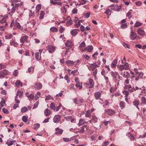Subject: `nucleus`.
I'll use <instances>...</instances> for the list:
<instances>
[{"instance_id": "3c124183", "label": "nucleus", "mask_w": 146, "mask_h": 146, "mask_svg": "<svg viewBox=\"0 0 146 146\" xmlns=\"http://www.w3.org/2000/svg\"><path fill=\"white\" fill-rule=\"evenodd\" d=\"M34 67L33 66H31V67L29 68L28 71L29 73H30L33 71Z\"/></svg>"}, {"instance_id": "338daca9", "label": "nucleus", "mask_w": 146, "mask_h": 146, "mask_svg": "<svg viewBox=\"0 0 146 146\" xmlns=\"http://www.w3.org/2000/svg\"><path fill=\"white\" fill-rule=\"evenodd\" d=\"M72 116H68L66 117H64V118L66 119L67 121H70L72 118Z\"/></svg>"}, {"instance_id": "6ab92c4d", "label": "nucleus", "mask_w": 146, "mask_h": 146, "mask_svg": "<svg viewBox=\"0 0 146 146\" xmlns=\"http://www.w3.org/2000/svg\"><path fill=\"white\" fill-rule=\"evenodd\" d=\"M87 129V128L86 125H84L81 127V129L78 131V132L80 133H83Z\"/></svg>"}, {"instance_id": "774afa93", "label": "nucleus", "mask_w": 146, "mask_h": 146, "mask_svg": "<svg viewBox=\"0 0 146 146\" xmlns=\"http://www.w3.org/2000/svg\"><path fill=\"white\" fill-rule=\"evenodd\" d=\"M104 79L106 81V83L107 84L109 82V79L108 77L106 76L105 75L104 76Z\"/></svg>"}, {"instance_id": "bf43d9fd", "label": "nucleus", "mask_w": 146, "mask_h": 146, "mask_svg": "<svg viewBox=\"0 0 146 146\" xmlns=\"http://www.w3.org/2000/svg\"><path fill=\"white\" fill-rule=\"evenodd\" d=\"M62 106L61 104L60 103H59V105L58 106H57L56 108V111H58L59 109L60 108L61 106Z\"/></svg>"}, {"instance_id": "864d4df0", "label": "nucleus", "mask_w": 146, "mask_h": 146, "mask_svg": "<svg viewBox=\"0 0 146 146\" xmlns=\"http://www.w3.org/2000/svg\"><path fill=\"white\" fill-rule=\"evenodd\" d=\"M91 13L90 12H88L85 14L84 15V17L85 18H88L89 17Z\"/></svg>"}, {"instance_id": "c03bdc74", "label": "nucleus", "mask_w": 146, "mask_h": 146, "mask_svg": "<svg viewBox=\"0 0 146 146\" xmlns=\"http://www.w3.org/2000/svg\"><path fill=\"white\" fill-rule=\"evenodd\" d=\"M39 52L36 53L35 54V58L37 60H40V57L39 56Z\"/></svg>"}, {"instance_id": "9d476101", "label": "nucleus", "mask_w": 146, "mask_h": 146, "mask_svg": "<svg viewBox=\"0 0 146 146\" xmlns=\"http://www.w3.org/2000/svg\"><path fill=\"white\" fill-rule=\"evenodd\" d=\"M11 6H13V7L11 10V11L9 8H8V11H11V13L9 12V14L11 16H12L13 14L15 12V10H16V7H15L14 6V5L13 3H12L11 4Z\"/></svg>"}, {"instance_id": "37998d69", "label": "nucleus", "mask_w": 146, "mask_h": 146, "mask_svg": "<svg viewBox=\"0 0 146 146\" xmlns=\"http://www.w3.org/2000/svg\"><path fill=\"white\" fill-rule=\"evenodd\" d=\"M52 32H56L58 31V29L55 27H51L50 29Z\"/></svg>"}, {"instance_id": "72a5a7b5", "label": "nucleus", "mask_w": 146, "mask_h": 146, "mask_svg": "<svg viewBox=\"0 0 146 146\" xmlns=\"http://www.w3.org/2000/svg\"><path fill=\"white\" fill-rule=\"evenodd\" d=\"M44 11H42L40 12L39 17V19H43L44 17Z\"/></svg>"}, {"instance_id": "6e6d98bb", "label": "nucleus", "mask_w": 146, "mask_h": 146, "mask_svg": "<svg viewBox=\"0 0 146 146\" xmlns=\"http://www.w3.org/2000/svg\"><path fill=\"white\" fill-rule=\"evenodd\" d=\"M28 98L29 100L33 99L34 98V95L33 94H30L28 96Z\"/></svg>"}, {"instance_id": "39448f33", "label": "nucleus", "mask_w": 146, "mask_h": 146, "mask_svg": "<svg viewBox=\"0 0 146 146\" xmlns=\"http://www.w3.org/2000/svg\"><path fill=\"white\" fill-rule=\"evenodd\" d=\"M105 112L106 114L110 116H111L115 114V113L114 110L111 109H108L105 110Z\"/></svg>"}, {"instance_id": "7ed1b4c3", "label": "nucleus", "mask_w": 146, "mask_h": 146, "mask_svg": "<svg viewBox=\"0 0 146 146\" xmlns=\"http://www.w3.org/2000/svg\"><path fill=\"white\" fill-rule=\"evenodd\" d=\"M93 49V47L92 45H89L85 47L84 49H81V51L82 52H84L87 51L89 52H91Z\"/></svg>"}, {"instance_id": "2eb2a0df", "label": "nucleus", "mask_w": 146, "mask_h": 146, "mask_svg": "<svg viewBox=\"0 0 146 146\" xmlns=\"http://www.w3.org/2000/svg\"><path fill=\"white\" fill-rule=\"evenodd\" d=\"M101 95L100 93L98 92H97L94 94V95L95 97V98L97 100L100 99L102 101H103L102 99L101 98H100Z\"/></svg>"}, {"instance_id": "5fc2aeb1", "label": "nucleus", "mask_w": 146, "mask_h": 146, "mask_svg": "<svg viewBox=\"0 0 146 146\" xmlns=\"http://www.w3.org/2000/svg\"><path fill=\"white\" fill-rule=\"evenodd\" d=\"M121 75H122L123 77L124 78H128V76H127L126 74L125 71H124L123 72H121Z\"/></svg>"}, {"instance_id": "603ef678", "label": "nucleus", "mask_w": 146, "mask_h": 146, "mask_svg": "<svg viewBox=\"0 0 146 146\" xmlns=\"http://www.w3.org/2000/svg\"><path fill=\"white\" fill-rule=\"evenodd\" d=\"M92 66H94V67L96 68V67H99L100 66L98 65V64L93 63L90 64V68H91L92 67Z\"/></svg>"}, {"instance_id": "b1692460", "label": "nucleus", "mask_w": 146, "mask_h": 146, "mask_svg": "<svg viewBox=\"0 0 146 146\" xmlns=\"http://www.w3.org/2000/svg\"><path fill=\"white\" fill-rule=\"evenodd\" d=\"M65 63L68 66H73L74 64V62L70 60L66 61Z\"/></svg>"}, {"instance_id": "c9c22d12", "label": "nucleus", "mask_w": 146, "mask_h": 146, "mask_svg": "<svg viewBox=\"0 0 146 146\" xmlns=\"http://www.w3.org/2000/svg\"><path fill=\"white\" fill-rule=\"evenodd\" d=\"M141 103L144 104H146V99L144 97H142L141 99Z\"/></svg>"}, {"instance_id": "e433bc0d", "label": "nucleus", "mask_w": 146, "mask_h": 146, "mask_svg": "<svg viewBox=\"0 0 146 146\" xmlns=\"http://www.w3.org/2000/svg\"><path fill=\"white\" fill-rule=\"evenodd\" d=\"M92 120H93V122L96 123L98 121V118L94 116H92Z\"/></svg>"}, {"instance_id": "f8f14e48", "label": "nucleus", "mask_w": 146, "mask_h": 146, "mask_svg": "<svg viewBox=\"0 0 146 146\" xmlns=\"http://www.w3.org/2000/svg\"><path fill=\"white\" fill-rule=\"evenodd\" d=\"M111 76L113 77L115 80H117L118 77L119 78V75L117 72H114L112 71L111 72Z\"/></svg>"}, {"instance_id": "2f4dec72", "label": "nucleus", "mask_w": 146, "mask_h": 146, "mask_svg": "<svg viewBox=\"0 0 146 146\" xmlns=\"http://www.w3.org/2000/svg\"><path fill=\"white\" fill-rule=\"evenodd\" d=\"M89 110H88L85 114V117H90L91 116V113Z\"/></svg>"}, {"instance_id": "0eeeda50", "label": "nucleus", "mask_w": 146, "mask_h": 146, "mask_svg": "<svg viewBox=\"0 0 146 146\" xmlns=\"http://www.w3.org/2000/svg\"><path fill=\"white\" fill-rule=\"evenodd\" d=\"M23 94V92L20 91H17V93L16 96L15 98V101L16 102L18 103H19L20 101L19 100L17 99V98H18V96H19V98H20L21 96H22Z\"/></svg>"}, {"instance_id": "0e129e2a", "label": "nucleus", "mask_w": 146, "mask_h": 146, "mask_svg": "<svg viewBox=\"0 0 146 146\" xmlns=\"http://www.w3.org/2000/svg\"><path fill=\"white\" fill-rule=\"evenodd\" d=\"M2 71L5 76L7 75L8 74V71L6 70H3Z\"/></svg>"}, {"instance_id": "a878e982", "label": "nucleus", "mask_w": 146, "mask_h": 146, "mask_svg": "<svg viewBox=\"0 0 146 146\" xmlns=\"http://www.w3.org/2000/svg\"><path fill=\"white\" fill-rule=\"evenodd\" d=\"M50 110L48 109H46L44 111V115L46 116H48L50 115Z\"/></svg>"}, {"instance_id": "79ce46f5", "label": "nucleus", "mask_w": 146, "mask_h": 146, "mask_svg": "<svg viewBox=\"0 0 146 146\" xmlns=\"http://www.w3.org/2000/svg\"><path fill=\"white\" fill-rule=\"evenodd\" d=\"M142 25V23L139 22L138 21H137L136 23L134 25V27H138L141 26Z\"/></svg>"}, {"instance_id": "4468645a", "label": "nucleus", "mask_w": 146, "mask_h": 146, "mask_svg": "<svg viewBox=\"0 0 146 146\" xmlns=\"http://www.w3.org/2000/svg\"><path fill=\"white\" fill-rule=\"evenodd\" d=\"M28 37V36L26 35L21 37L20 39V42L22 43H24L25 42H27V39Z\"/></svg>"}, {"instance_id": "13d9d810", "label": "nucleus", "mask_w": 146, "mask_h": 146, "mask_svg": "<svg viewBox=\"0 0 146 146\" xmlns=\"http://www.w3.org/2000/svg\"><path fill=\"white\" fill-rule=\"evenodd\" d=\"M127 23H125L122 24L121 26V27L122 29H125L127 28Z\"/></svg>"}, {"instance_id": "1a4fd4ad", "label": "nucleus", "mask_w": 146, "mask_h": 146, "mask_svg": "<svg viewBox=\"0 0 146 146\" xmlns=\"http://www.w3.org/2000/svg\"><path fill=\"white\" fill-rule=\"evenodd\" d=\"M137 34L132 30L130 34V38L131 40H134L137 37Z\"/></svg>"}, {"instance_id": "dca6fc26", "label": "nucleus", "mask_w": 146, "mask_h": 146, "mask_svg": "<svg viewBox=\"0 0 146 146\" xmlns=\"http://www.w3.org/2000/svg\"><path fill=\"white\" fill-rule=\"evenodd\" d=\"M47 49L49 52L51 53L55 51V48L54 46L50 45L48 46Z\"/></svg>"}, {"instance_id": "c756f323", "label": "nucleus", "mask_w": 146, "mask_h": 146, "mask_svg": "<svg viewBox=\"0 0 146 146\" xmlns=\"http://www.w3.org/2000/svg\"><path fill=\"white\" fill-rule=\"evenodd\" d=\"M15 84L17 87H19L20 86H22L23 83L20 80H17L15 83Z\"/></svg>"}, {"instance_id": "e2e57ef3", "label": "nucleus", "mask_w": 146, "mask_h": 146, "mask_svg": "<svg viewBox=\"0 0 146 146\" xmlns=\"http://www.w3.org/2000/svg\"><path fill=\"white\" fill-rule=\"evenodd\" d=\"M6 29L5 27V25L1 26H0V31H3Z\"/></svg>"}, {"instance_id": "4be33fe9", "label": "nucleus", "mask_w": 146, "mask_h": 146, "mask_svg": "<svg viewBox=\"0 0 146 146\" xmlns=\"http://www.w3.org/2000/svg\"><path fill=\"white\" fill-rule=\"evenodd\" d=\"M133 105L139 110L138 106L140 104L139 101L138 100H135L133 102Z\"/></svg>"}, {"instance_id": "473e14b6", "label": "nucleus", "mask_w": 146, "mask_h": 146, "mask_svg": "<svg viewBox=\"0 0 146 146\" xmlns=\"http://www.w3.org/2000/svg\"><path fill=\"white\" fill-rule=\"evenodd\" d=\"M86 46V44L84 41L82 42L79 45V48L81 50V49H83L82 47H84Z\"/></svg>"}, {"instance_id": "20e7f679", "label": "nucleus", "mask_w": 146, "mask_h": 146, "mask_svg": "<svg viewBox=\"0 0 146 146\" xmlns=\"http://www.w3.org/2000/svg\"><path fill=\"white\" fill-rule=\"evenodd\" d=\"M110 7L111 9L114 11H119L121 8L120 6H118L117 5L113 4L110 6Z\"/></svg>"}, {"instance_id": "69168bd1", "label": "nucleus", "mask_w": 146, "mask_h": 146, "mask_svg": "<svg viewBox=\"0 0 146 146\" xmlns=\"http://www.w3.org/2000/svg\"><path fill=\"white\" fill-rule=\"evenodd\" d=\"M127 16L128 17V19H130L132 17L131 15V13L129 11L127 13Z\"/></svg>"}, {"instance_id": "7c9ffc66", "label": "nucleus", "mask_w": 146, "mask_h": 146, "mask_svg": "<svg viewBox=\"0 0 146 146\" xmlns=\"http://www.w3.org/2000/svg\"><path fill=\"white\" fill-rule=\"evenodd\" d=\"M7 17H3L0 20V23L1 24H3L6 23L7 20Z\"/></svg>"}, {"instance_id": "a19ab883", "label": "nucleus", "mask_w": 146, "mask_h": 146, "mask_svg": "<svg viewBox=\"0 0 146 146\" xmlns=\"http://www.w3.org/2000/svg\"><path fill=\"white\" fill-rule=\"evenodd\" d=\"M111 11L110 10V9H106V11L104 12V13L107 15L108 16V17H109L111 15Z\"/></svg>"}, {"instance_id": "ea45409f", "label": "nucleus", "mask_w": 146, "mask_h": 146, "mask_svg": "<svg viewBox=\"0 0 146 146\" xmlns=\"http://www.w3.org/2000/svg\"><path fill=\"white\" fill-rule=\"evenodd\" d=\"M28 110V109L26 107H22L21 110L22 113H25Z\"/></svg>"}, {"instance_id": "393cba45", "label": "nucleus", "mask_w": 146, "mask_h": 146, "mask_svg": "<svg viewBox=\"0 0 146 146\" xmlns=\"http://www.w3.org/2000/svg\"><path fill=\"white\" fill-rule=\"evenodd\" d=\"M65 46H66L71 47L73 46L72 43L70 40L67 41L65 44Z\"/></svg>"}, {"instance_id": "09e8293b", "label": "nucleus", "mask_w": 146, "mask_h": 146, "mask_svg": "<svg viewBox=\"0 0 146 146\" xmlns=\"http://www.w3.org/2000/svg\"><path fill=\"white\" fill-rule=\"evenodd\" d=\"M14 142H15V141H11L9 142H7L6 144H7L8 146H10L12 145Z\"/></svg>"}, {"instance_id": "052dcab7", "label": "nucleus", "mask_w": 146, "mask_h": 146, "mask_svg": "<svg viewBox=\"0 0 146 146\" xmlns=\"http://www.w3.org/2000/svg\"><path fill=\"white\" fill-rule=\"evenodd\" d=\"M116 90V89L115 88L111 87L110 90V91L111 93H113Z\"/></svg>"}, {"instance_id": "cd10ccee", "label": "nucleus", "mask_w": 146, "mask_h": 146, "mask_svg": "<svg viewBox=\"0 0 146 146\" xmlns=\"http://www.w3.org/2000/svg\"><path fill=\"white\" fill-rule=\"evenodd\" d=\"M119 105L121 109H123L125 107V104L124 102L123 101H121L119 104Z\"/></svg>"}, {"instance_id": "f3484780", "label": "nucleus", "mask_w": 146, "mask_h": 146, "mask_svg": "<svg viewBox=\"0 0 146 146\" xmlns=\"http://www.w3.org/2000/svg\"><path fill=\"white\" fill-rule=\"evenodd\" d=\"M138 34L140 36H143L144 35L145 32L141 28H139L137 31Z\"/></svg>"}, {"instance_id": "aec40b11", "label": "nucleus", "mask_w": 146, "mask_h": 146, "mask_svg": "<svg viewBox=\"0 0 146 146\" xmlns=\"http://www.w3.org/2000/svg\"><path fill=\"white\" fill-rule=\"evenodd\" d=\"M138 74V76L137 77H136L135 79V80L136 81H138L139 79H142L144 75V74L142 72H139Z\"/></svg>"}, {"instance_id": "58836bf2", "label": "nucleus", "mask_w": 146, "mask_h": 146, "mask_svg": "<svg viewBox=\"0 0 146 146\" xmlns=\"http://www.w3.org/2000/svg\"><path fill=\"white\" fill-rule=\"evenodd\" d=\"M50 108L51 109L55 111L56 110L55 106L54 103H51L50 106Z\"/></svg>"}, {"instance_id": "4c0bfd02", "label": "nucleus", "mask_w": 146, "mask_h": 146, "mask_svg": "<svg viewBox=\"0 0 146 146\" xmlns=\"http://www.w3.org/2000/svg\"><path fill=\"white\" fill-rule=\"evenodd\" d=\"M28 117L25 115H24L22 117V120L23 121L26 123L28 120Z\"/></svg>"}, {"instance_id": "bb28decb", "label": "nucleus", "mask_w": 146, "mask_h": 146, "mask_svg": "<svg viewBox=\"0 0 146 146\" xmlns=\"http://www.w3.org/2000/svg\"><path fill=\"white\" fill-rule=\"evenodd\" d=\"M10 44L11 46H13L15 47L18 44L15 40L12 39L10 41Z\"/></svg>"}, {"instance_id": "f704fd0d", "label": "nucleus", "mask_w": 146, "mask_h": 146, "mask_svg": "<svg viewBox=\"0 0 146 146\" xmlns=\"http://www.w3.org/2000/svg\"><path fill=\"white\" fill-rule=\"evenodd\" d=\"M13 36L11 34H8L5 35V38L6 39H9Z\"/></svg>"}, {"instance_id": "49530a36", "label": "nucleus", "mask_w": 146, "mask_h": 146, "mask_svg": "<svg viewBox=\"0 0 146 146\" xmlns=\"http://www.w3.org/2000/svg\"><path fill=\"white\" fill-rule=\"evenodd\" d=\"M63 139L64 141L66 142H69L72 140L71 139V138H63Z\"/></svg>"}, {"instance_id": "412c9836", "label": "nucleus", "mask_w": 146, "mask_h": 146, "mask_svg": "<svg viewBox=\"0 0 146 146\" xmlns=\"http://www.w3.org/2000/svg\"><path fill=\"white\" fill-rule=\"evenodd\" d=\"M87 123V122L85 121V120L82 118H81L79 120L78 125L79 126H80L83 125Z\"/></svg>"}, {"instance_id": "c85d7f7f", "label": "nucleus", "mask_w": 146, "mask_h": 146, "mask_svg": "<svg viewBox=\"0 0 146 146\" xmlns=\"http://www.w3.org/2000/svg\"><path fill=\"white\" fill-rule=\"evenodd\" d=\"M117 63V60L115 59L113 60V62L111 64V66L112 68H114L116 66Z\"/></svg>"}, {"instance_id": "5701e85b", "label": "nucleus", "mask_w": 146, "mask_h": 146, "mask_svg": "<svg viewBox=\"0 0 146 146\" xmlns=\"http://www.w3.org/2000/svg\"><path fill=\"white\" fill-rule=\"evenodd\" d=\"M79 31V29H74L71 31V34L73 36H76L78 34L77 31Z\"/></svg>"}, {"instance_id": "de8ad7c7", "label": "nucleus", "mask_w": 146, "mask_h": 146, "mask_svg": "<svg viewBox=\"0 0 146 146\" xmlns=\"http://www.w3.org/2000/svg\"><path fill=\"white\" fill-rule=\"evenodd\" d=\"M79 0V2H80V3L79 4H77V5L80 6L81 5H84L86 3V1L85 0H81L83 2H82L81 1Z\"/></svg>"}, {"instance_id": "9b49d317", "label": "nucleus", "mask_w": 146, "mask_h": 146, "mask_svg": "<svg viewBox=\"0 0 146 146\" xmlns=\"http://www.w3.org/2000/svg\"><path fill=\"white\" fill-rule=\"evenodd\" d=\"M85 84L88 85V86L89 88H92L94 85V82L92 79H90L89 80V83Z\"/></svg>"}, {"instance_id": "8fccbe9b", "label": "nucleus", "mask_w": 146, "mask_h": 146, "mask_svg": "<svg viewBox=\"0 0 146 146\" xmlns=\"http://www.w3.org/2000/svg\"><path fill=\"white\" fill-rule=\"evenodd\" d=\"M123 94L125 95V97H128L129 95V92L127 90H123Z\"/></svg>"}, {"instance_id": "a18cd8bd", "label": "nucleus", "mask_w": 146, "mask_h": 146, "mask_svg": "<svg viewBox=\"0 0 146 146\" xmlns=\"http://www.w3.org/2000/svg\"><path fill=\"white\" fill-rule=\"evenodd\" d=\"M41 6L39 5H37L36 7V13H38L39 10L41 9Z\"/></svg>"}, {"instance_id": "f257e3e1", "label": "nucleus", "mask_w": 146, "mask_h": 146, "mask_svg": "<svg viewBox=\"0 0 146 146\" xmlns=\"http://www.w3.org/2000/svg\"><path fill=\"white\" fill-rule=\"evenodd\" d=\"M18 19H17L15 20H13L11 22L10 27L11 28L13 27V29H21V26L19 23H18Z\"/></svg>"}, {"instance_id": "680f3d73", "label": "nucleus", "mask_w": 146, "mask_h": 146, "mask_svg": "<svg viewBox=\"0 0 146 146\" xmlns=\"http://www.w3.org/2000/svg\"><path fill=\"white\" fill-rule=\"evenodd\" d=\"M83 57L85 59H86L87 60H89L90 58V57L87 54H85V55H83Z\"/></svg>"}, {"instance_id": "6e6552de", "label": "nucleus", "mask_w": 146, "mask_h": 146, "mask_svg": "<svg viewBox=\"0 0 146 146\" xmlns=\"http://www.w3.org/2000/svg\"><path fill=\"white\" fill-rule=\"evenodd\" d=\"M61 116L59 115H55L53 119V121L55 123H58L59 122L61 118Z\"/></svg>"}, {"instance_id": "423d86ee", "label": "nucleus", "mask_w": 146, "mask_h": 146, "mask_svg": "<svg viewBox=\"0 0 146 146\" xmlns=\"http://www.w3.org/2000/svg\"><path fill=\"white\" fill-rule=\"evenodd\" d=\"M75 80L76 83V86L78 87L80 89H81L82 88V83L80 82L79 79L78 78H76Z\"/></svg>"}, {"instance_id": "4d7b16f0", "label": "nucleus", "mask_w": 146, "mask_h": 146, "mask_svg": "<svg viewBox=\"0 0 146 146\" xmlns=\"http://www.w3.org/2000/svg\"><path fill=\"white\" fill-rule=\"evenodd\" d=\"M72 21L71 18L67 21V24L68 25H70L72 24Z\"/></svg>"}, {"instance_id": "f03ea898", "label": "nucleus", "mask_w": 146, "mask_h": 146, "mask_svg": "<svg viewBox=\"0 0 146 146\" xmlns=\"http://www.w3.org/2000/svg\"><path fill=\"white\" fill-rule=\"evenodd\" d=\"M117 67L120 71H122L124 70H127L129 68V64L125 62L123 65H118Z\"/></svg>"}, {"instance_id": "a211bd4d", "label": "nucleus", "mask_w": 146, "mask_h": 146, "mask_svg": "<svg viewBox=\"0 0 146 146\" xmlns=\"http://www.w3.org/2000/svg\"><path fill=\"white\" fill-rule=\"evenodd\" d=\"M56 132L55 133V134L60 135L63 132V130L62 129H60L58 127L56 128L55 129Z\"/></svg>"}, {"instance_id": "ddd939ff", "label": "nucleus", "mask_w": 146, "mask_h": 146, "mask_svg": "<svg viewBox=\"0 0 146 146\" xmlns=\"http://www.w3.org/2000/svg\"><path fill=\"white\" fill-rule=\"evenodd\" d=\"M42 84L40 83H36L34 85V88L35 89L40 90L41 89L42 87Z\"/></svg>"}]
</instances>
